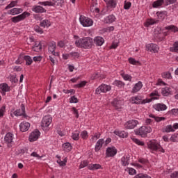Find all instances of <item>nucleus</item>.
I'll return each instance as SVG.
<instances>
[{"instance_id":"nucleus-9","label":"nucleus","mask_w":178,"mask_h":178,"mask_svg":"<svg viewBox=\"0 0 178 178\" xmlns=\"http://www.w3.org/2000/svg\"><path fill=\"white\" fill-rule=\"evenodd\" d=\"M137 124H138V121L131 120L124 124V127L125 129H134V127H136Z\"/></svg>"},{"instance_id":"nucleus-39","label":"nucleus","mask_w":178,"mask_h":178,"mask_svg":"<svg viewBox=\"0 0 178 178\" xmlns=\"http://www.w3.org/2000/svg\"><path fill=\"white\" fill-rule=\"evenodd\" d=\"M132 141L135 143V144H137V145H141L142 147L145 145L144 142L140 140L139 139L135 138H131Z\"/></svg>"},{"instance_id":"nucleus-49","label":"nucleus","mask_w":178,"mask_h":178,"mask_svg":"<svg viewBox=\"0 0 178 178\" xmlns=\"http://www.w3.org/2000/svg\"><path fill=\"white\" fill-rule=\"evenodd\" d=\"M34 30L36 33H38V34H42V33H44L42 29H41L38 25H35L34 26Z\"/></svg>"},{"instance_id":"nucleus-43","label":"nucleus","mask_w":178,"mask_h":178,"mask_svg":"<svg viewBox=\"0 0 178 178\" xmlns=\"http://www.w3.org/2000/svg\"><path fill=\"white\" fill-rule=\"evenodd\" d=\"M86 84H87V81H82L80 82V83L74 85V87H76V88H81L86 86Z\"/></svg>"},{"instance_id":"nucleus-8","label":"nucleus","mask_w":178,"mask_h":178,"mask_svg":"<svg viewBox=\"0 0 178 178\" xmlns=\"http://www.w3.org/2000/svg\"><path fill=\"white\" fill-rule=\"evenodd\" d=\"M40 131L38 129H35L33 131L29 136V140L31 143H33V141H37L38 140V138L40 137Z\"/></svg>"},{"instance_id":"nucleus-31","label":"nucleus","mask_w":178,"mask_h":178,"mask_svg":"<svg viewBox=\"0 0 178 178\" xmlns=\"http://www.w3.org/2000/svg\"><path fill=\"white\" fill-rule=\"evenodd\" d=\"M111 89H112V87L111 86H108V85L100 86V90H102L103 92H108V91H111Z\"/></svg>"},{"instance_id":"nucleus-24","label":"nucleus","mask_w":178,"mask_h":178,"mask_svg":"<svg viewBox=\"0 0 178 178\" xmlns=\"http://www.w3.org/2000/svg\"><path fill=\"white\" fill-rule=\"evenodd\" d=\"M114 133L116 134V136H118L119 137H121V138H127L129 136V133L121 131H114Z\"/></svg>"},{"instance_id":"nucleus-34","label":"nucleus","mask_w":178,"mask_h":178,"mask_svg":"<svg viewBox=\"0 0 178 178\" xmlns=\"http://www.w3.org/2000/svg\"><path fill=\"white\" fill-rule=\"evenodd\" d=\"M90 170H97V169H101V165L99 164H90L88 166Z\"/></svg>"},{"instance_id":"nucleus-51","label":"nucleus","mask_w":178,"mask_h":178,"mask_svg":"<svg viewBox=\"0 0 178 178\" xmlns=\"http://www.w3.org/2000/svg\"><path fill=\"white\" fill-rule=\"evenodd\" d=\"M114 86H116L117 87H119L120 88H121V87H123V86H124V83H123L121 81H115L113 83Z\"/></svg>"},{"instance_id":"nucleus-4","label":"nucleus","mask_w":178,"mask_h":178,"mask_svg":"<svg viewBox=\"0 0 178 178\" xmlns=\"http://www.w3.org/2000/svg\"><path fill=\"white\" fill-rule=\"evenodd\" d=\"M147 147L152 151H159L160 152L165 153V149L162 148V146L155 141H149L147 143Z\"/></svg>"},{"instance_id":"nucleus-50","label":"nucleus","mask_w":178,"mask_h":178,"mask_svg":"<svg viewBox=\"0 0 178 178\" xmlns=\"http://www.w3.org/2000/svg\"><path fill=\"white\" fill-rule=\"evenodd\" d=\"M177 0H164V5L165 6H168V5H172L173 3H175Z\"/></svg>"},{"instance_id":"nucleus-18","label":"nucleus","mask_w":178,"mask_h":178,"mask_svg":"<svg viewBox=\"0 0 178 178\" xmlns=\"http://www.w3.org/2000/svg\"><path fill=\"white\" fill-rule=\"evenodd\" d=\"M115 20H116V17H115L113 15V14H112V15L107 16L104 19V23H106V24H111V23H113V22H115Z\"/></svg>"},{"instance_id":"nucleus-44","label":"nucleus","mask_w":178,"mask_h":178,"mask_svg":"<svg viewBox=\"0 0 178 178\" xmlns=\"http://www.w3.org/2000/svg\"><path fill=\"white\" fill-rule=\"evenodd\" d=\"M129 63H131V65H141L140 61L136 60V59H134L133 58H129Z\"/></svg>"},{"instance_id":"nucleus-54","label":"nucleus","mask_w":178,"mask_h":178,"mask_svg":"<svg viewBox=\"0 0 178 178\" xmlns=\"http://www.w3.org/2000/svg\"><path fill=\"white\" fill-rule=\"evenodd\" d=\"M70 104H77V102H79V99H77V97H76V96H72L70 99Z\"/></svg>"},{"instance_id":"nucleus-36","label":"nucleus","mask_w":178,"mask_h":178,"mask_svg":"<svg viewBox=\"0 0 178 178\" xmlns=\"http://www.w3.org/2000/svg\"><path fill=\"white\" fill-rule=\"evenodd\" d=\"M39 5H42L43 6H55L56 3L52 1H42L39 2Z\"/></svg>"},{"instance_id":"nucleus-25","label":"nucleus","mask_w":178,"mask_h":178,"mask_svg":"<svg viewBox=\"0 0 178 178\" xmlns=\"http://www.w3.org/2000/svg\"><path fill=\"white\" fill-rule=\"evenodd\" d=\"M149 118H152V119H154L155 122L157 123H159V122H162V120H166V118L165 117H156L154 114H150L149 115Z\"/></svg>"},{"instance_id":"nucleus-60","label":"nucleus","mask_w":178,"mask_h":178,"mask_svg":"<svg viewBox=\"0 0 178 178\" xmlns=\"http://www.w3.org/2000/svg\"><path fill=\"white\" fill-rule=\"evenodd\" d=\"M72 112H73L74 115H75V118H76V119H78V118H79V111H77V109L75 107L72 108Z\"/></svg>"},{"instance_id":"nucleus-64","label":"nucleus","mask_w":178,"mask_h":178,"mask_svg":"<svg viewBox=\"0 0 178 178\" xmlns=\"http://www.w3.org/2000/svg\"><path fill=\"white\" fill-rule=\"evenodd\" d=\"M171 112L172 115H178V108H173Z\"/></svg>"},{"instance_id":"nucleus-20","label":"nucleus","mask_w":178,"mask_h":178,"mask_svg":"<svg viewBox=\"0 0 178 178\" xmlns=\"http://www.w3.org/2000/svg\"><path fill=\"white\" fill-rule=\"evenodd\" d=\"M104 143H105V141L104 140V139H99V140L97 142L96 145H95V152H98V151H100V150H101V148H102V145H103Z\"/></svg>"},{"instance_id":"nucleus-19","label":"nucleus","mask_w":178,"mask_h":178,"mask_svg":"<svg viewBox=\"0 0 178 178\" xmlns=\"http://www.w3.org/2000/svg\"><path fill=\"white\" fill-rule=\"evenodd\" d=\"M94 42L97 47H101V45H102L104 42H105V40L103 39L102 37L98 36L95 38Z\"/></svg>"},{"instance_id":"nucleus-22","label":"nucleus","mask_w":178,"mask_h":178,"mask_svg":"<svg viewBox=\"0 0 178 178\" xmlns=\"http://www.w3.org/2000/svg\"><path fill=\"white\" fill-rule=\"evenodd\" d=\"M22 12H23V9L14 8L10 10L8 13L13 16H15V15H19V13H22Z\"/></svg>"},{"instance_id":"nucleus-2","label":"nucleus","mask_w":178,"mask_h":178,"mask_svg":"<svg viewBox=\"0 0 178 178\" xmlns=\"http://www.w3.org/2000/svg\"><path fill=\"white\" fill-rule=\"evenodd\" d=\"M52 123V117L50 115H45L42 120L41 127L44 131L49 130V124Z\"/></svg>"},{"instance_id":"nucleus-57","label":"nucleus","mask_w":178,"mask_h":178,"mask_svg":"<svg viewBox=\"0 0 178 178\" xmlns=\"http://www.w3.org/2000/svg\"><path fill=\"white\" fill-rule=\"evenodd\" d=\"M158 21H155L154 19H148L147 22V26H151L152 24H156Z\"/></svg>"},{"instance_id":"nucleus-45","label":"nucleus","mask_w":178,"mask_h":178,"mask_svg":"<svg viewBox=\"0 0 178 178\" xmlns=\"http://www.w3.org/2000/svg\"><path fill=\"white\" fill-rule=\"evenodd\" d=\"M122 77L124 79V80L131 81V76L127 74L122 73L121 74Z\"/></svg>"},{"instance_id":"nucleus-33","label":"nucleus","mask_w":178,"mask_h":178,"mask_svg":"<svg viewBox=\"0 0 178 178\" xmlns=\"http://www.w3.org/2000/svg\"><path fill=\"white\" fill-rule=\"evenodd\" d=\"M63 148L66 152L72 151V145L70 143H65L63 145Z\"/></svg>"},{"instance_id":"nucleus-15","label":"nucleus","mask_w":178,"mask_h":178,"mask_svg":"<svg viewBox=\"0 0 178 178\" xmlns=\"http://www.w3.org/2000/svg\"><path fill=\"white\" fill-rule=\"evenodd\" d=\"M141 88H143V83L141 81H138L134 86V88L131 90L132 94H136V92H138V91H140V90H141Z\"/></svg>"},{"instance_id":"nucleus-55","label":"nucleus","mask_w":178,"mask_h":178,"mask_svg":"<svg viewBox=\"0 0 178 178\" xmlns=\"http://www.w3.org/2000/svg\"><path fill=\"white\" fill-rule=\"evenodd\" d=\"M113 30H115V27L114 26H108L107 28H104L103 29V31L105 32V33H111V31H113Z\"/></svg>"},{"instance_id":"nucleus-17","label":"nucleus","mask_w":178,"mask_h":178,"mask_svg":"<svg viewBox=\"0 0 178 178\" xmlns=\"http://www.w3.org/2000/svg\"><path fill=\"white\" fill-rule=\"evenodd\" d=\"M19 128L21 131L24 133V131H27L30 129V123L23 122L19 124Z\"/></svg>"},{"instance_id":"nucleus-32","label":"nucleus","mask_w":178,"mask_h":178,"mask_svg":"<svg viewBox=\"0 0 178 178\" xmlns=\"http://www.w3.org/2000/svg\"><path fill=\"white\" fill-rule=\"evenodd\" d=\"M40 27H44V29L45 27H49V26H51V22H49L48 19H44L42 22H40Z\"/></svg>"},{"instance_id":"nucleus-11","label":"nucleus","mask_w":178,"mask_h":178,"mask_svg":"<svg viewBox=\"0 0 178 178\" xmlns=\"http://www.w3.org/2000/svg\"><path fill=\"white\" fill-rule=\"evenodd\" d=\"M106 154L107 156H115L118 154V149L115 147H109L106 149Z\"/></svg>"},{"instance_id":"nucleus-7","label":"nucleus","mask_w":178,"mask_h":178,"mask_svg":"<svg viewBox=\"0 0 178 178\" xmlns=\"http://www.w3.org/2000/svg\"><path fill=\"white\" fill-rule=\"evenodd\" d=\"M30 13L28 12H24L22 14L13 17L11 18V22L13 23H19V22H22V20H24L27 17V16H29Z\"/></svg>"},{"instance_id":"nucleus-46","label":"nucleus","mask_w":178,"mask_h":178,"mask_svg":"<svg viewBox=\"0 0 178 178\" xmlns=\"http://www.w3.org/2000/svg\"><path fill=\"white\" fill-rule=\"evenodd\" d=\"M162 77H163V79H172V74L170 72H163Z\"/></svg>"},{"instance_id":"nucleus-28","label":"nucleus","mask_w":178,"mask_h":178,"mask_svg":"<svg viewBox=\"0 0 178 178\" xmlns=\"http://www.w3.org/2000/svg\"><path fill=\"white\" fill-rule=\"evenodd\" d=\"M162 5H165V0H157L154 1L152 6L153 8H159V6H162Z\"/></svg>"},{"instance_id":"nucleus-38","label":"nucleus","mask_w":178,"mask_h":178,"mask_svg":"<svg viewBox=\"0 0 178 178\" xmlns=\"http://www.w3.org/2000/svg\"><path fill=\"white\" fill-rule=\"evenodd\" d=\"M79 135L80 132L79 131H76L74 133H72V138L75 141H79V138H80V137L79 136Z\"/></svg>"},{"instance_id":"nucleus-62","label":"nucleus","mask_w":178,"mask_h":178,"mask_svg":"<svg viewBox=\"0 0 178 178\" xmlns=\"http://www.w3.org/2000/svg\"><path fill=\"white\" fill-rule=\"evenodd\" d=\"M136 170H134V168H129V174L131 175H136Z\"/></svg>"},{"instance_id":"nucleus-23","label":"nucleus","mask_w":178,"mask_h":178,"mask_svg":"<svg viewBox=\"0 0 178 178\" xmlns=\"http://www.w3.org/2000/svg\"><path fill=\"white\" fill-rule=\"evenodd\" d=\"M4 140L8 144H10L13 141V134L12 133L6 134Z\"/></svg>"},{"instance_id":"nucleus-29","label":"nucleus","mask_w":178,"mask_h":178,"mask_svg":"<svg viewBox=\"0 0 178 178\" xmlns=\"http://www.w3.org/2000/svg\"><path fill=\"white\" fill-rule=\"evenodd\" d=\"M0 88L3 95H5L6 92L9 91V86H8V83H3L0 85Z\"/></svg>"},{"instance_id":"nucleus-40","label":"nucleus","mask_w":178,"mask_h":178,"mask_svg":"<svg viewBox=\"0 0 178 178\" xmlns=\"http://www.w3.org/2000/svg\"><path fill=\"white\" fill-rule=\"evenodd\" d=\"M171 52H177L178 54V41L175 42L173 44V47L170 48Z\"/></svg>"},{"instance_id":"nucleus-58","label":"nucleus","mask_w":178,"mask_h":178,"mask_svg":"<svg viewBox=\"0 0 178 178\" xmlns=\"http://www.w3.org/2000/svg\"><path fill=\"white\" fill-rule=\"evenodd\" d=\"M165 133H170V131H175L172 125H168L165 130Z\"/></svg>"},{"instance_id":"nucleus-16","label":"nucleus","mask_w":178,"mask_h":178,"mask_svg":"<svg viewBox=\"0 0 178 178\" xmlns=\"http://www.w3.org/2000/svg\"><path fill=\"white\" fill-rule=\"evenodd\" d=\"M26 112V107L24 106V104H21V109H17L14 112V115L15 116H22L23 113H25Z\"/></svg>"},{"instance_id":"nucleus-30","label":"nucleus","mask_w":178,"mask_h":178,"mask_svg":"<svg viewBox=\"0 0 178 178\" xmlns=\"http://www.w3.org/2000/svg\"><path fill=\"white\" fill-rule=\"evenodd\" d=\"M165 30H169L170 31H172V33H177L178 31V27L175 25H170L165 27Z\"/></svg>"},{"instance_id":"nucleus-27","label":"nucleus","mask_w":178,"mask_h":178,"mask_svg":"<svg viewBox=\"0 0 178 178\" xmlns=\"http://www.w3.org/2000/svg\"><path fill=\"white\" fill-rule=\"evenodd\" d=\"M129 160H130V156H124L121 159V162H122V166H127V165H129Z\"/></svg>"},{"instance_id":"nucleus-53","label":"nucleus","mask_w":178,"mask_h":178,"mask_svg":"<svg viewBox=\"0 0 178 178\" xmlns=\"http://www.w3.org/2000/svg\"><path fill=\"white\" fill-rule=\"evenodd\" d=\"M10 81H11V83H17V81H19V79H17V78L16 77V75H11L10 77Z\"/></svg>"},{"instance_id":"nucleus-63","label":"nucleus","mask_w":178,"mask_h":178,"mask_svg":"<svg viewBox=\"0 0 178 178\" xmlns=\"http://www.w3.org/2000/svg\"><path fill=\"white\" fill-rule=\"evenodd\" d=\"M171 178H176L178 177V171L172 172L170 175Z\"/></svg>"},{"instance_id":"nucleus-6","label":"nucleus","mask_w":178,"mask_h":178,"mask_svg":"<svg viewBox=\"0 0 178 178\" xmlns=\"http://www.w3.org/2000/svg\"><path fill=\"white\" fill-rule=\"evenodd\" d=\"M79 22L83 27H90L92 26L94 21L90 18L86 17L84 15H81L79 17Z\"/></svg>"},{"instance_id":"nucleus-48","label":"nucleus","mask_w":178,"mask_h":178,"mask_svg":"<svg viewBox=\"0 0 178 178\" xmlns=\"http://www.w3.org/2000/svg\"><path fill=\"white\" fill-rule=\"evenodd\" d=\"M17 65H22L23 63V54H19L18 59L15 61Z\"/></svg>"},{"instance_id":"nucleus-13","label":"nucleus","mask_w":178,"mask_h":178,"mask_svg":"<svg viewBox=\"0 0 178 178\" xmlns=\"http://www.w3.org/2000/svg\"><path fill=\"white\" fill-rule=\"evenodd\" d=\"M111 104L117 111L122 109V101L118 100V99H114L113 101L111 102Z\"/></svg>"},{"instance_id":"nucleus-14","label":"nucleus","mask_w":178,"mask_h":178,"mask_svg":"<svg viewBox=\"0 0 178 178\" xmlns=\"http://www.w3.org/2000/svg\"><path fill=\"white\" fill-rule=\"evenodd\" d=\"M32 10L35 13H45L47 12V10H45V8H43L41 6H33L32 8Z\"/></svg>"},{"instance_id":"nucleus-12","label":"nucleus","mask_w":178,"mask_h":178,"mask_svg":"<svg viewBox=\"0 0 178 178\" xmlns=\"http://www.w3.org/2000/svg\"><path fill=\"white\" fill-rule=\"evenodd\" d=\"M153 108H154V109H155V110L157 111L158 112H161V111H166V109H168V106H166L165 104H161V103L154 104V105L153 106Z\"/></svg>"},{"instance_id":"nucleus-47","label":"nucleus","mask_w":178,"mask_h":178,"mask_svg":"<svg viewBox=\"0 0 178 178\" xmlns=\"http://www.w3.org/2000/svg\"><path fill=\"white\" fill-rule=\"evenodd\" d=\"M105 79L104 76H101L99 73L93 74L92 76V80H95V79Z\"/></svg>"},{"instance_id":"nucleus-42","label":"nucleus","mask_w":178,"mask_h":178,"mask_svg":"<svg viewBox=\"0 0 178 178\" xmlns=\"http://www.w3.org/2000/svg\"><path fill=\"white\" fill-rule=\"evenodd\" d=\"M134 178H152L151 176H149L147 174H143V173H140L136 175Z\"/></svg>"},{"instance_id":"nucleus-21","label":"nucleus","mask_w":178,"mask_h":178,"mask_svg":"<svg viewBox=\"0 0 178 178\" xmlns=\"http://www.w3.org/2000/svg\"><path fill=\"white\" fill-rule=\"evenodd\" d=\"M26 61V65L27 66H30L33 63V59L30 56H24V54H22V61Z\"/></svg>"},{"instance_id":"nucleus-56","label":"nucleus","mask_w":178,"mask_h":178,"mask_svg":"<svg viewBox=\"0 0 178 178\" xmlns=\"http://www.w3.org/2000/svg\"><path fill=\"white\" fill-rule=\"evenodd\" d=\"M86 166H88V161H83L79 165V169H83V168H86Z\"/></svg>"},{"instance_id":"nucleus-3","label":"nucleus","mask_w":178,"mask_h":178,"mask_svg":"<svg viewBox=\"0 0 178 178\" xmlns=\"http://www.w3.org/2000/svg\"><path fill=\"white\" fill-rule=\"evenodd\" d=\"M152 131V129L151 127L143 126L139 129L135 131V134L136 136H141L142 137H147V134L148 133H151Z\"/></svg>"},{"instance_id":"nucleus-52","label":"nucleus","mask_w":178,"mask_h":178,"mask_svg":"<svg viewBox=\"0 0 178 178\" xmlns=\"http://www.w3.org/2000/svg\"><path fill=\"white\" fill-rule=\"evenodd\" d=\"M81 137L83 140L88 138V133L87 132V131H83L81 134Z\"/></svg>"},{"instance_id":"nucleus-59","label":"nucleus","mask_w":178,"mask_h":178,"mask_svg":"<svg viewBox=\"0 0 178 178\" xmlns=\"http://www.w3.org/2000/svg\"><path fill=\"white\" fill-rule=\"evenodd\" d=\"M5 109H6V106H3L1 108H0V118H3L4 113H5Z\"/></svg>"},{"instance_id":"nucleus-5","label":"nucleus","mask_w":178,"mask_h":178,"mask_svg":"<svg viewBox=\"0 0 178 178\" xmlns=\"http://www.w3.org/2000/svg\"><path fill=\"white\" fill-rule=\"evenodd\" d=\"M131 99H132L133 104H136V105H140V104L149 103L151 102V101H152V99H159V97H153L151 99H146L142 101L141 98L138 97H133Z\"/></svg>"},{"instance_id":"nucleus-10","label":"nucleus","mask_w":178,"mask_h":178,"mask_svg":"<svg viewBox=\"0 0 178 178\" xmlns=\"http://www.w3.org/2000/svg\"><path fill=\"white\" fill-rule=\"evenodd\" d=\"M146 49L149 51V52H154V54H156L159 49V47H158V45L156 44L151 43L146 45Z\"/></svg>"},{"instance_id":"nucleus-61","label":"nucleus","mask_w":178,"mask_h":178,"mask_svg":"<svg viewBox=\"0 0 178 178\" xmlns=\"http://www.w3.org/2000/svg\"><path fill=\"white\" fill-rule=\"evenodd\" d=\"M42 60V57L41 56L33 57L34 62H41Z\"/></svg>"},{"instance_id":"nucleus-37","label":"nucleus","mask_w":178,"mask_h":178,"mask_svg":"<svg viewBox=\"0 0 178 178\" xmlns=\"http://www.w3.org/2000/svg\"><path fill=\"white\" fill-rule=\"evenodd\" d=\"M161 94H162V95H163V97H168L169 95V94H170L169 88L165 87V88H163L161 90Z\"/></svg>"},{"instance_id":"nucleus-26","label":"nucleus","mask_w":178,"mask_h":178,"mask_svg":"<svg viewBox=\"0 0 178 178\" xmlns=\"http://www.w3.org/2000/svg\"><path fill=\"white\" fill-rule=\"evenodd\" d=\"M55 49H56V43L55 42H51L49 44V51L55 55Z\"/></svg>"},{"instance_id":"nucleus-1","label":"nucleus","mask_w":178,"mask_h":178,"mask_svg":"<svg viewBox=\"0 0 178 178\" xmlns=\"http://www.w3.org/2000/svg\"><path fill=\"white\" fill-rule=\"evenodd\" d=\"M75 45L78 48H84V49H90L94 45V40L90 37L80 38L75 41Z\"/></svg>"},{"instance_id":"nucleus-41","label":"nucleus","mask_w":178,"mask_h":178,"mask_svg":"<svg viewBox=\"0 0 178 178\" xmlns=\"http://www.w3.org/2000/svg\"><path fill=\"white\" fill-rule=\"evenodd\" d=\"M130 8H131V2L125 0L124 3V9L129 10Z\"/></svg>"},{"instance_id":"nucleus-35","label":"nucleus","mask_w":178,"mask_h":178,"mask_svg":"<svg viewBox=\"0 0 178 178\" xmlns=\"http://www.w3.org/2000/svg\"><path fill=\"white\" fill-rule=\"evenodd\" d=\"M107 8L111 9V8H116V0H110L107 1Z\"/></svg>"}]
</instances>
